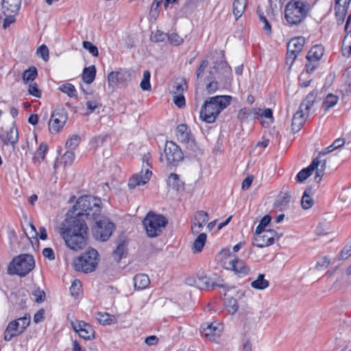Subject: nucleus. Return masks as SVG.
Here are the masks:
<instances>
[{
    "label": "nucleus",
    "instance_id": "f257e3e1",
    "mask_svg": "<svg viewBox=\"0 0 351 351\" xmlns=\"http://www.w3.org/2000/svg\"><path fill=\"white\" fill-rule=\"evenodd\" d=\"M101 199L97 197L82 196L68 212L66 228H62L60 234L70 249L78 251L85 247L88 236L85 218L97 219L101 211Z\"/></svg>",
    "mask_w": 351,
    "mask_h": 351
},
{
    "label": "nucleus",
    "instance_id": "f03ea898",
    "mask_svg": "<svg viewBox=\"0 0 351 351\" xmlns=\"http://www.w3.org/2000/svg\"><path fill=\"white\" fill-rule=\"evenodd\" d=\"M231 96L218 95L206 100L200 110V118L204 121L213 123L221 110L230 103Z\"/></svg>",
    "mask_w": 351,
    "mask_h": 351
},
{
    "label": "nucleus",
    "instance_id": "7ed1b4c3",
    "mask_svg": "<svg viewBox=\"0 0 351 351\" xmlns=\"http://www.w3.org/2000/svg\"><path fill=\"white\" fill-rule=\"evenodd\" d=\"M310 10L308 3L300 0L290 1L285 7V19L291 25L300 23Z\"/></svg>",
    "mask_w": 351,
    "mask_h": 351
},
{
    "label": "nucleus",
    "instance_id": "20e7f679",
    "mask_svg": "<svg viewBox=\"0 0 351 351\" xmlns=\"http://www.w3.org/2000/svg\"><path fill=\"white\" fill-rule=\"evenodd\" d=\"M35 267V261L30 254H23L13 258L8 265V271L11 275L25 276Z\"/></svg>",
    "mask_w": 351,
    "mask_h": 351
},
{
    "label": "nucleus",
    "instance_id": "39448f33",
    "mask_svg": "<svg viewBox=\"0 0 351 351\" xmlns=\"http://www.w3.org/2000/svg\"><path fill=\"white\" fill-rule=\"evenodd\" d=\"M167 219L163 215L148 213L143 220V226L149 237L159 236L162 229L167 226Z\"/></svg>",
    "mask_w": 351,
    "mask_h": 351
},
{
    "label": "nucleus",
    "instance_id": "423d86ee",
    "mask_svg": "<svg viewBox=\"0 0 351 351\" xmlns=\"http://www.w3.org/2000/svg\"><path fill=\"white\" fill-rule=\"evenodd\" d=\"M98 253L97 250L90 249L82 256L75 259L73 267L76 271L84 273L92 272L98 264Z\"/></svg>",
    "mask_w": 351,
    "mask_h": 351
},
{
    "label": "nucleus",
    "instance_id": "0eeeda50",
    "mask_svg": "<svg viewBox=\"0 0 351 351\" xmlns=\"http://www.w3.org/2000/svg\"><path fill=\"white\" fill-rule=\"evenodd\" d=\"M143 168L141 172L133 176L128 182V186L130 189H134L137 186L144 185L149 180L152 172L150 171L152 168V156L149 153L144 154L143 156Z\"/></svg>",
    "mask_w": 351,
    "mask_h": 351
},
{
    "label": "nucleus",
    "instance_id": "6e6552de",
    "mask_svg": "<svg viewBox=\"0 0 351 351\" xmlns=\"http://www.w3.org/2000/svg\"><path fill=\"white\" fill-rule=\"evenodd\" d=\"M91 219L95 222L93 228V233L95 239L102 241L108 240L114 229V223L108 219L101 217V213L97 216V219Z\"/></svg>",
    "mask_w": 351,
    "mask_h": 351
},
{
    "label": "nucleus",
    "instance_id": "1a4fd4ad",
    "mask_svg": "<svg viewBox=\"0 0 351 351\" xmlns=\"http://www.w3.org/2000/svg\"><path fill=\"white\" fill-rule=\"evenodd\" d=\"M30 323V316L25 315L23 317L10 322L4 332V339L10 341L14 337L22 334Z\"/></svg>",
    "mask_w": 351,
    "mask_h": 351
},
{
    "label": "nucleus",
    "instance_id": "9d476101",
    "mask_svg": "<svg viewBox=\"0 0 351 351\" xmlns=\"http://www.w3.org/2000/svg\"><path fill=\"white\" fill-rule=\"evenodd\" d=\"M183 154L178 146L172 141H167L165 144L164 154L161 160H165L167 165H176L182 160Z\"/></svg>",
    "mask_w": 351,
    "mask_h": 351
},
{
    "label": "nucleus",
    "instance_id": "9b49d317",
    "mask_svg": "<svg viewBox=\"0 0 351 351\" xmlns=\"http://www.w3.org/2000/svg\"><path fill=\"white\" fill-rule=\"evenodd\" d=\"M67 121V113L64 108L56 109L51 114L49 122V130L51 134H57L64 126Z\"/></svg>",
    "mask_w": 351,
    "mask_h": 351
},
{
    "label": "nucleus",
    "instance_id": "f8f14e48",
    "mask_svg": "<svg viewBox=\"0 0 351 351\" xmlns=\"http://www.w3.org/2000/svg\"><path fill=\"white\" fill-rule=\"evenodd\" d=\"M277 233L274 230H256L254 235V245L258 247H265L274 243Z\"/></svg>",
    "mask_w": 351,
    "mask_h": 351
},
{
    "label": "nucleus",
    "instance_id": "ddd939ff",
    "mask_svg": "<svg viewBox=\"0 0 351 351\" xmlns=\"http://www.w3.org/2000/svg\"><path fill=\"white\" fill-rule=\"evenodd\" d=\"M71 324L81 338L85 340H91L95 338V331L89 324L84 321L77 320L76 322L72 321Z\"/></svg>",
    "mask_w": 351,
    "mask_h": 351
},
{
    "label": "nucleus",
    "instance_id": "4468645a",
    "mask_svg": "<svg viewBox=\"0 0 351 351\" xmlns=\"http://www.w3.org/2000/svg\"><path fill=\"white\" fill-rule=\"evenodd\" d=\"M201 332L212 341H216L217 337L220 335L221 332V324L217 322H213L210 324H205L201 326Z\"/></svg>",
    "mask_w": 351,
    "mask_h": 351
},
{
    "label": "nucleus",
    "instance_id": "2eb2a0df",
    "mask_svg": "<svg viewBox=\"0 0 351 351\" xmlns=\"http://www.w3.org/2000/svg\"><path fill=\"white\" fill-rule=\"evenodd\" d=\"M130 75L127 71L119 70V71H112L108 74V86L112 88L118 84L125 83L130 80Z\"/></svg>",
    "mask_w": 351,
    "mask_h": 351
},
{
    "label": "nucleus",
    "instance_id": "dca6fc26",
    "mask_svg": "<svg viewBox=\"0 0 351 351\" xmlns=\"http://www.w3.org/2000/svg\"><path fill=\"white\" fill-rule=\"evenodd\" d=\"M208 220V213L203 211L199 210L197 211L193 221L191 224V231L193 234H199L204 226L207 223Z\"/></svg>",
    "mask_w": 351,
    "mask_h": 351
},
{
    "label": "nucleus",
    "instance_id": "f3484780",
    "mask_svg": "<svg viewBox=\"0 0 351 351\" xmlns=\"http://www.w3.org/2000/svg\"><path fill=\"white\" fill-rule=\"evenodd\" d=\"M0 138L5 145H11L14 147L19 140L18 130L16 128L12 125L3 130L0 134Z\"/></svg>",
    "mask_w": 351,
    "mask_h": 351
},
{
    "label": "nucleus",
    "instance_id": "a211bd4d",
    "mask_svg": "<svg viewBox=\"0 0 351 351\" xmlns=\"http://www.w3.org/2000/svg\"><path fill=\"white\" fill-rule=\"evenodd\" d=\"M351 0H335V10L338 24H342Z\"/></svg>",
    "mask_w": 351,
    "mask_h": 351
},
{
    "label": "nucleus",
    "instance_id": "6ab92c4d",
    "mask_svg": "<svg viewBox=\"0 0 351 351\" xmlns=\"http://www.w3.org/2000/svg\"><path fill=\"white\" fill-rule=\"evenodd\" d=\"M228 269H232L239 277H243L250 271V267L242 260L235 258L229 262Z\"/></svg>",
    "mask_w": 351,
    "mask_h": 351
},
{
    "label": "nucleus",
    "instance_id": "aec40b11",
    "mask_svg": "<svg viewBox=\"0 0 351 351\" xmlns=\"http://www.w3.org/2000/svg\"><path fill=\"white\" fill-rule=\"evenodd\" d=\"M319 163H321V160H319L318 158H314L308 167L302 169L297 174V181L299 182H302L305 181L308 178H309L311 176L313 172L319 166Z\"/></svg>",
    "mask_w": 351,
    "mask_h": 351
},
{
    "label": "nucleus",
    "instance_id": "412c9836",
    "mask_svg": "<svg viewBox=\"0 0 351 351\" xmlns=\"http://www.w3.org/2000/svg\"><path fill=\"white\" fill-rule=\"evenodd\" d=\"M21 0H2L1 10L3 14H17L20 10Z\"/></svg>",
    "mask_w": 351,
    "mask_h": 351
},
{
    "label": "nucleus",
    "instance_id": "4be33fe9",
    "mask_svg": "<svg viewBox=\"0 0 351 351\" xmlns=\"http://www.w3.org/2000/svg\"><path fill=\"white\" fill-rule=\"evenodd\" d=\"M308 114L299 109L293 117L291 129L294 133L299 132L304 125Z\"/></svg>",
    "mask_w": 351,
    "mask_h": 351
},
{
    "label": "nucleus",
    "instance_id": "5701e85b",
    "mask_svg": "<svg viewBox=\"0 0 351 351\" xmlns=\"http://www.w3.org/2000/svg\"><path fill=\"white\" fill-rule=\"evenodd\" d=\"M195 285L199 289H213L215 287H223V285H219L213 282L206 276H198L197 278L195 280Z\"/></svg>",
    "mask_w": 351,
    "mask_h": 351
},
{
    "label": "nucleus",
    "instance_id": "b1692460",
    "mask_svg": "<svg viewBox=\"0 0 351 351\" xmlns=\"http://www.w3.org/2000/svg\"><path fill=\"white\" fill-rule=\"evenodd\" d=\"M305 39L302 36L292 38L287 45V50L299 54L304 47Z\"/></svg>",
    "mask_w": 351,
    "mask_h": 351
},
{
    "label": "nucleus",
    "instance_id": "393cba45",
    "mask_svg": "<svg viewBox=\"0 0 351 351\" xmlns=\"http://www.w3.org/2000/svg\"><path fill=\"white\" fill-rule=\"evenodd\" d=\"M324 49L321 45H315L308 51L306 58L310 62H317L324 55Z\"/></svg>",
    "mask_w": 351,
    "mask_h": 351
},
{
    "label": "nucleus",
    "instance_id": "a878e982",
    "mask_svg": "<svg viewBox=\"0 0 351 351\" xmlns=\"http://www.w3.org/2000/svg\"><path fill=\"white\" fill-rule=\"evenodd\" d=\"M317 93L315 91H312L304 99V100L301 103L299 109L302 111H304L305 113L308 114L309 110L311 108L314 104L315 101Z\"/></svg>",
    "mask_w": 351,
    "mask_h": 351
},
{
    "label": "nucleus",
    "instance_id": "bb28decb",
    "mask_svg": "<svg viewBox=\"0 0 351 351\" xmlns=\"http://www.w3.org/2000/svg\"><path fill=\"white\" fill-rule=\"evenodd\" d=\"M149 283V278L146 274H139L134 277V285L136 289H144L148 287Z\"/></svg>",
    "mask_w": 351,
    "mask_h": 351
},
{
    "label": "nucleus",
    "instance_id": "cd10ccee",
    "mask_svg": "<svg viewBox=\"0 0 351 351\" xmlns=\"http://www.w3.org/2000/svg\"><path fill=\"white\" fill-rule=\"evenodd\" d=\"M312 188H307L302 197L301 205L303 209L307 210L311 208L314 204V199L311 197Z\"/></svg>",
    "mask_w": 351,
    "mask_h": 351
},
{
    "label": "nucleus",
    "instance_id": "c85d7f7f",
    "mask_svg": "<svg viewBox=\"0 0 351 351\" xmlns=\"http://www.w3.org/2000/svg\"><path fill=\"white\" fill-rule=\"evenodd\" d=\"M95 75L96 69L94 65L86 67L82 73V80L86 84H91L95 78Z\"/></svg>",
    "mask_w": 351,
    "mask_h": 351
},
{
    "label": "nucleus",
    "instance_id": "c756f323",
    "mask_svg": "<svg viewBox=\"0 0 351 351\" xmlns=\"http://www.w3.org/2000/svg\"><path fill=\"white\" fill-rule=\"evenodd\" d=\"M330 265V259L328 256L320 258L317 261V265L314 269H311L309 272L311 274H315L317 271H322L327 269Z\"/></svg>",
    "mask_w": 351,
    "mask_h": 351
},
{
    "label": "nucleus",
    "instance_id": "7c9ffc66",
    "mask_svg": "<svg viewBox=\"0 0 351 351\" xmlns=\"http://www.w3.org/2000/svg\"><path fill=\"white\" fill-rule=\"evenodd\" d=\"M245 0H234L233 2V14L236 19L240 18L245 9Z\"/></svg>",
    "mask_w": 351,
    "mask_h": 351
},
{
    "label": "nucleus",
    "instance_id": "2f4dec72",
    "mask_svg": "<svg viewBox=\"0 0 351 351\" xmlns=\"http://www.w3.org/2000/svg\"><path fill=\"white\" fill-rule=\"evenodd\" d=\"M291 200V195L289 193H284L282 195L278 197L277 199L274 202V207L282 210L285 209Z\"/></svg>",
    "mask_w": 351,
    "mask_h": 351
},
{
    "label": "nucleus",
    "instance_id": "473e14b6",
    "mask_svg": "<svg viewBox=\"0 0 351 351\" xmlns=\"http://www.w3.org/2000/svg\"><path fill=\"white\" fill-rule=\"evenodd\" d=\"M264 274H259L256 280L251 282V287L255 289L263 290L269 287V281L264 278Z\"/></svg>",
    "mask_w": 351,
    "mask_h": 351
},
{
    "label": "nucleus",
    "instance_id": "72a5a7b5",
    "mask_svg": "<svg viewBox=\"0 0 351 351\" xmlns=\"http://www.w3.org/2000/svg\"><path fill=\"white\" fill-rule=\"evenodd\" d=\"M96 318L102 325H110L116 322L114 316L107 313H98Z\"/></svg>",
    "mask_w": 351,
    "mask_h": 351
},
{
    "label": "nucleus",
    "instance_id": "f704fd0d",
    "mask_svg": "<svg viewBox=\"0 0 351 351\" xmlns=\"http://www.w3.org/2000/svg\"><path fill=\"white\" fill-rule=\"evenodd\" d=\"M167 184L175 190H180L183 187V182L180 180L178 176L176 173H171L168 178Z\"/></svg>",
    "mask_w": 351,
    "mask_h": 351
},
{
    "label": "nucleus",
    "instance_id": "c9c22d12",
    "mask_svg": "<svg viewBox=\"0 0 351 351\" xmlns=\"http://www.w3.org/2000/svg\"><path fill=\"white\" fill-rule=\"evenodd\" d=\"M207 236L205 233H200L195 240L193 242V250L195 252H199L202 250L206 241Z\"/></svg>",
    "mask_w": 351,
    "mask_h": 351
},
{
    "label": "nucleus",
    "instance_id": "e433bc0d",
    "mask_svg": "<svg viewBox=\"0 0 351 351\" xmlns=\"http://www.w3.org/2000/svg\"><path fill=\"white\" fill-rule=\"evenodd\" d=\"M58 89L71 98L77 97V90L75 86L70 83H65L60 85Z\"/></svg>",
    "mask_w": 351,
    "mask_h": 351
},
{
    "label": "nucleus",
    "instance_id": "4c0bfd02",
    "mask_svg": "<svg viewBox=\"0 0 351 351\" xmlns=\"http://www.w3.org/2000/svg\"><path fill=\"white\" fill-rule=\"evenodd\" d=\"M187 88V84L184 80H177L173 84L171 91L173 95L183 94L184 91Z\"/></svg>",
    "mask_w": 351,
    "mask_h": 351
},
{
    "label": "nucleus",
    "instance_id": "58836bf2",
    "mask_svg": "<svg viewBox=\"0 0 351 351\" xmlns=\"http://www.w3.org/2000/svg\"><path fill=\"white\" fill-rule=\"evenodd\" d=\"M176 135L180 141L185 142L189 139L188 128L185 124H180L176 128Z\"/></svg>",
    "mask_w": 351,
    "mask_h": 351
},
{
    "label": "nucleus",
    "instance_id": "ea45409f",
    "mask_svg": "<svg viewBox=\"0 0 351 351\" xmlns=\"http://www.w3.org/2000/svg\"><path fill=\"white\" fill-rule=\"evenodd\" d=\"M37 76V70L36 67L32 66L25 70L23 73V80L25 83H28L34 80Z\"/></svg>",
    "mask_w": 351,
    "mask_h": 351
},
{
    "label": "nucleus",
    "instance_id": "a19ab883",
    "mask_svg": "<svg viewBox=\"0 0 351 351\" xmlns=\"http://www.w3.org/2000/svg\"><path fill=\"white\" fill-rule=\"evenodd\" d=\"M81 138L80 136L74 134L66 142L65 146L67 149H75L80 144Z\"/></svg>",
    "mask_w": 351,
    "mask_h": 351
},
{
    "label": "nucleus",
    "instance_id": "79ce46f5",
    "mask_svg": "<svg viewBox=\"0 0 351 351\" xmlns=\"http://www.w3.org/2000/svg\"><path fill=\"white\" fill-rule=\"evenodd\" d=\"M215 72H219V70H221V74L224 75H228L230 73L231 68L228 65L226 62L221 61L219 64L215 63L213 68Z\"/></svg>",
    "mask_w": 351,
    "mask_h": 351
},
{
    "label": "nucleus",
    "instance_id": "37998d69",
    "mask_svg": "<svg viewBox=\"0 0 351 351\" xmlns=\"http://www.w3.org/2000/svg\"><path fill=\"white\" fill-rule=\"evenodd\" d=\"M339 100V98L337 96L332 95V94H328L326 99L324 101L323 105L325 108V110H328L330 108L333 107L335 106Z\"/></svg>",
    "mask_w": 351,
    "mask_h": 351
},
{
    "label": "nucleus",
    "instance_id": "c03bdc74",
    "mask_svg": "<svg viewBox=\"0 0 351 351\" xmlns=\"http://www.w3.org/2000/svg\"><path fill=\"white\" fill-rule=\"evenodd\" d=\"M85 98L87 99L86 106L89 110L88 113H92L95 109L101 106L99 97L95 96L93 99H88L87 97Z\"/></svg>",
    "mask_w": 351,
    "mask_h": 351
},
{
    "label": "nucleus",
    "instance_id": "a18cd8bd",
    "mask_svg": "<svg viewBox=\"0 0 351 351\" xmlns=\"http://www.w3.org/2000/svg\"><path fill=\"white\" fill-rule=\"evenodd\" d=\"M150 72L149 71H145L143 72V80L140 84V86L143 90H151V84H150Z\"/></svg>",
    "mask_w": 351,
    "mask_h": 351
},
{
    "label": "nucleus",
    "instance_id": "49530a36",
    "mask_svg": "<svg viewBox=\"0 0 351 351\" xmlns=\"http://www.w3.org/2000/svg\"><path fill=\"white\" fill-rule=\"evenodd\" d=\"M125 252V246L123 242L119 243L113 252V256L115 261L119 262Z\"/></svg>",
    "mask_w": 351,
    "mask_h": 351
},
{
    "label": "nucleus",
    "instance_id": "de8ad7c7",
    "mask_svg": "<svg viewBox=\"0 0 351 351\" xmlns=\"http://www.w3.org/2000/svg\"><path fill=\"white\" fill-rule=\"evenodd\" d=\"M81 287L82 285L80 280H75L70 287V291L71 295L75 298L78 297L80 295Z\"/></svg>",
    "mask_w": 351,
    "mask_h": 351
},
{
    "label": "nucleus",
    "instance_id": "09e8293b",
    "mask_svg": "<svg viewBox=\"0 0 351 351\" xmlns=\"http://www.w3.org/2000/svg\"><path fill=\"white\" fill-rule=\"evenodd\" d=\"M36 53L45 62H47L49 58V49L45 45H42L40 46L37 49Z\"/></svg>",
    "mask_w": 351,
    "mask_h": 351
},
{
    "label": "nucleus",
    "instance_id": "8fccbe9b",
    "mask_svg": "<svg viewBox=\"0 0 351 351\" xmlns=\"http://www.w3.org/2000/svg\"><path fill=\"white\" fill-rule=\"evenodd\" d=\"M226 308L230 314H234L238 310L237 301L234 298L229 299L226 302Z\"/></svg>",
    "mask_w": 351,
    "mask_h": 351
},
{
    "label": "nucleus",
    "instance_id": "3c124183",
    "mask_svg": "<svg viewBox=\"0 0 351 351\" xmlns=\"http://www.w3.org/2000/svg\"><path fill=\"white\" fill-rule=\"evenodd\" d=\"M168 40L171 45L178 46L183 43L184 39L177 33H171L168 35Z\"/></svg>",
    "mask_w": 351,
    "mask_h": 351
},
{
    "label": "nucleus",
    "instance_id": "603ef678",
    "mask_svg": "<svg viewBox=\"0 0 351 351\" xmlns=\"http://www.w3.org/2000/svg\"><path fill=\"white\" fill-rule=\"evenodd\" d=\"M83 47L88 50L93 56L97 57L99 52L98 49L96 46L93 45L92 43L89 41H84L82 43Z\"/></svg>",
    "mask_w": 351,
    "mask_h": 351
},
{
    "label": "nucleus",
    "instance_id": "864d4df0",
    "mask_svg": "<svg viewBox=\"0 0 351 351\" xmlns=\"http://www.w3.org/2000/svg\"><path fill=\"white\" fill-rule=\"evenodd\" d=\"M17 14L11 13L10 14H3L5 17L3 24V28L7 29L11 24L16 21L15 16Z\"/></svg>",
    "mask_w": 351,
    "mask_h": 351
},
{
    "label": "nucleus",
    "instance_id": "5fc2aeb1",
    "mask_svg": "<svg viewBox=\"0 0 351 351\" xmlns=\"http://www.w3.org/2000/svg\"><path fill=\"white\" fill-rule=\"evenodd\" d=\"M75 158L74 153L71 151L66 152L62 157V160L65 165H71Z\"/></svg>",
    "mask_w": 351,
    "mask_h": 351
},
{
    "label": "nucleus",
    "instance_id": "6e6d98bb",
    "mask_svg": "<svg viewBox=\"0 0 351 351\" xmlns=\"http://www.w3.org/2000/svg\"><path fill=\"white\" fill-rule=\"evenodd\" d=\"M168 36L164 32L156 30L154 33H152L151 39L155 42H162Z\"/></svg>",
    "mask_w": 351,
    "mask_h": 351
},
{
    "label": "nucleus",
    "instance_id": "4d7b16f0",
    "mask_svg": "<svg viewBox=\"0 0 351 351\" xmlns=\"http://www.w3.org/2000/svg\"><path fill=\"white\" fill-rule=\"evenodd\" d=\"M343 44L344 46L347 45L348 47L347 53L343 50V55L349 56L351 54V30L349 31L345 36Z\"/></svg>",
    "mask_w": 351,
    "mask_h": 351
},
{
    "label": "nucleus",
    "instance_id": "13d9d810",
    "mask_svg": "<svg viewBox=\"0 0 351 351\" xmlns=\"http://www.w3.org/2000/svg\"><path fill=\"white\" fill-rule=\"evenodd\" d=\"M173 101L174 104L179 108L184 107L185 106V98L183 94L173 95Z\"/></svg>",
    "mask_w": 351,
    "mask_h": 351
},
{
    "label": "nucleus",
    "instance_id": "bf43d9fd",
    "mask_svg": "<svg viewBox=\"0 0 351 351\" xmlns=\"http://www.w3.org/2000/svg\"><path fill=\"white\" fill-rule=\"evenodd\" d=\"M271 219V218L269 215L264 216L261 220L258 226L256 227V230H267L265 228L270 223Z\"/></svg>",
    "mask_w": 351,
    "mask_h": 351
},
{
    "label": "nucleus",
    "instance_id": "052dcab7",
    "mask_svg": "<svg viewBox=\"0 0 351 351\" xmlns=\"http://www.w3.org/2000/svg\"><path fill=\"white\" fill-rule=\"evenodd\" d=\"M237 117L241 121H243L247 118L251 117L250 108H244L241 109Z\"/></svg>",
    "mask_w": 351,
    "mask_h": 351
},
{
    "label": "nucleus",
    "instance_id": "680f3d73",
    "mask_svg": "<svg viewBox=\"0 0 351 351\" xmlns=\"http://www.w3.org/2000/svg\"><path fill=\"white\" fill-rule=\"evenodd\" d=\"M28 91L30 95L39 98L41 97L40 90L38 88L36 83L29 85Z\"/></svg>",
    "mask_w": 351,
    "mask_h": 351
},
{
    "label": "nucleus",
    "instance_id": "e2e57ef3",
    "mask_svg": "<svg viewBox=\"0 0 351 351\" xmlns=\"http://www.w3.org/2000/svg\"><path fill=\"white\" fill-rule=\"evenodd\" d=\"M217 89L218 82L215 80H212L206 86V90L208 94L214 93Z\"/></svg>",
    "mask_w": 351,
    "mask_h": 351
},
{
    "label": "nucleus",
    "instance_id": "0e129e2a",
    "mask_svg": "<svg viewBox=\"0 0 351 351\" xmlns=\"http://www.w3.org/2000/svg\"><path fill=\"white\" fill-rule=\"evenodd\" d=\"M351 256V245H346L342 250L339 258L346 260Z\"/></svg>",
    "mask_w": 351,
    "mask_h": 351
},
{
    "label": "nucleus",
    "instance_id": "69168bd1",
    "mask_svg": "<svg viewBox=\"0 0 351 351\" xmlns=\"http://www.w3.org/2000/svg\"><path fill=\"white\" fill-rule=\"evenodd\" d=\"M47 150V147L45 144H40L36 151V157L40 158L42 160L44 159L45 154Z\"/></svg>",
    "mask_w": 351,
    "mask_h": 351
},
{
    "label": "nucleus",
    "instance_id": "338daca9",
    "mask_svg": "<svg viewBox=\"0 0 351 351\" xmlns=\"http://www.w3.org/2000/svg\"><path fill=\"white\" fill-rule=\"evenodd\" d=\"M298 54H296L293 52H291V51H289L287 50V58H286V63L287 64H289L290 66L293 64V62H295L297 56H298Z\"/></svg>",
    "mask_w": 351,
    "mask_h": 351
},
{
    "label": "nucleus",
    "instance_id": "774afa93",
    "mask_svg": "<svg viewBox=\"0 0 351 351\" xmlns=\"http://www.w3.org/2000/svg\"><path fill=\"white\" fill-rule=\"evenodd\" d=\"M320 168H317V171L315 173V175L317 176V177H323L324 174V171L326 167V160H324L323 161H321V163H319Z\"/></svg>",
    "mask_w": 351,
    "mask_h": 351
}]
</instances>
